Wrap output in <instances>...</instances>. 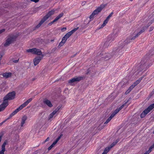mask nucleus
<instances>
[{"label": "nucleus", "instance_id": "obj_28", "mask_svg": "<svg viewBox=\"0 0 154 154\" xmlns=\"http://www.w3.org/2000/svg\"><path fill=\"white\" fill-rule=\"evenodd\" d=\"M72 33H71L70 32H68L65 35V37L66 38H68L70 36L72 35Z\"/></svg>", "mask_w": 154, "mask_h": 154}, {"label": "nucleus", "instance_id": "obj_14", "mask_svg": "<svg viewBox=\"0 0 154 154\" xmlns=\"http://www.w3.org/2000/svg\"><path fill=\"white\" fill-rule=\"evenodd\" d=\"M27 119V116L26 115L23 116L21 119V122L20 126L21 127H22L23 126L24 124L25 123Z\"/></svg>", "mask_w": 154, "mask_h": 154}, {"label": "nucleus", "instance_id": "obj_62", "mask_svg": "<svg viewBox=\"0 0 154 154\" xmlns=\"http://www.w3.org/2000/svg\"><path fill=\"white\" fill-rule=\"evenodd\" d=\"M2 56H3V54H0V61H1V60H2Z\"/></svg>", "mask_w": 154, "mask_h": 154}, {"label": "nucleus", "instance_id": "obj_21", "mask_svg": "<svg viewBox=\"0 0 154 154\" xmlns=\"http://www.w3.org/2000/svg\"><path fill=\"white\" fill-rule=\"evenodd\" d=\"M7 11L6 10H5V9H0V16L1 15L5 13H7Z\"/></svg>", "mask_w": 154, "mask_h": 154}, {"label": "nucleus", "instance_id": "obj_34", "mask_svg": "<svg viewBox=\"0 0 154 154\" xmlns=\"http://www.w3.org/2000/svg\"><path fill=\"white\" fill-rule=\"evenodd\" d=\"M108 23L107 21H106V20H104L103 21V24L101 25V27L100 28V29L103 28L104 26H105L106 23Z\"/></svg>", "mask_w": 154, "mask_h": 154}, {"label": "nucleus", "instance_id": "obj_18", "mask_svg": "<svg viewBox=\"0 0 154 154\" xmlns=\"http://www.w3.org/2000/svg\"><path fill=\"white\" fill-rule=\"evenodd\" d=\"M35 49H36V50H35V51H34V54H37L38 55H43L42 54V52L41 50H40L39 49H37L36 48H35Z\"/></svg>", "mask_w": 154, "mask_h": 154}, {"label": "nucleus", "instance_id": "obj_2", "mask_svg": "<svg viewBox=\"0 0 154 154\" xmlns=\"http://www.w3.org/2000/svg\"><path fill=\"white\" fill-rule=\"evenodd\" d=\"M8 37V38L6 41V42L4 44V46L5 47L9 46L10 44L15 41L17 38L16 35H10Z\"/></svg>", "mask_w": 154, "mask_h": 154}, {"label": "nucleus", "instance_id": "obj_64", "mask_svg": "<svg viewBox=\"0 0 154 154\" xmlns=\"http://www.w3.org/2000/svg\"><path fill=\"white\" fill-rule=\"evenodd\" d=\"M149 26L147 24L146 26H144V27H145L146 28V29Z\"/></svg>", "mask_w": 154, "mask_h": 154}, {"label": "nucleus", "instance_id": "obj_41", "mask_svg": "<svg viewBox=\"0 0 154 154\" xmlns=\"http://www.w3.org/2000/svg\"><path fill=\"white\" fill-rule=\"evenodd\" d=\"M5 151V149L2 148V150L0 151V154H4V152Z\"/></svg>", "mask_w": 154, "mask_h": 154}, {"label": "nucleus", "instance_id": "obj_33", "mask_svg": "<svg viewBox=\"0 0 154 154\" xmlns=\"http://www.w3.org/2000/svg\"><path fill=\"white\" fill-rule=\"evenodd\" d=\"M112 119L111 117H109L106 120V122L104 123V126L106 125Z\"/></svg>", "mask_w": 154, "mask_h": 154}, {"label": "nucleus", "instance_id": "obj_32", "mask_svg": "<svg viewBox=\"0 0 154 154\" xmlns=\"http://www.w3.org/2000/svg\"><path fill=\"white\" fill-rule=\"evenodd\" d=\"M65 43L64 42L62 41L61 42L59 43L57 47V48H60L61 46H63Z\"/></svg>", "mask_w": 154, "mask_h": 154}, {"label": "nucleus", "instance_id": "obj_12", "mask_svg": "<svg viewBox=\"0 0 154 154\" xmlns=\"http://www.w3.org/2000/svg\"><path fill=\"white\" fill-rule=\"evenodd\" d=\"M8 105V103H7V102H5L3 100V102L0 105V112L4 110Z\"/></svg>", "mask_w": 154, "mask_h": 154}, {"label": "nucleus", "instance_id": "obj_55", "mask_svg": "<svg viewBox=\"0 0 154 154\" xmlns=\"http://www.w3.org/2000/svg\"><path fill=\"white\" fill-rule=\"evenodd\" d=\"M86 3V2L85 1H83L81 5H82V6H84L85 5Z\"/></svg>", "mask_w": 154, "mask_h": 154}, {"label": "nucleus", "instance_id": "obj_52", "mask_svg": "<svg viewBox=\"0 0 154 154\" xmlns=\"http://www.w3.org/2000/svg\"><path fill=\"white\" fill-rule=\"evenodd\" d=\"M58 111L55 109L54 110L52 113L54 115Z\"/></svg>", "mask_w": 154, "mask_h": 154}, {"label": "nucleus", "instance_id": "obj_45", "mask_svg": "<svg viewBox=\"0 0 154 154\" xmlns=\"http://www.w3.org/2000/svg\"><path fill=\"white\" fill-rule=\"evenodd\" d=\"M8 119V118L7 119H6L3 122H2L1 123H0V127L3 124L5 123V122H6L7 120L8 119Z\"/></svg>", "mask_w": 154, "mask_h": 154}, {"label": "nucleus", "instance_id": "obj_42", "mask_svg": "<svg viewBox=\"0 0 154 154\" xmlns=\"http://www.w3.org/2000/svg\"><path fill=\"white\" fill-rule=\"evenodd\" d=\"M151 110L152 109L154 108V103L150 105L149 106H148Z\"/></svg>", "mask_w": 154, "mask_h": 154}, {"label": "nucleus", "instance_id": "obj_6", "mask_svg": "<svg viewBox=\"0 0 154 154\" xmlns=\"http://www.w3.org/2000/svg\"><path fill=\"white\" fill-rule=\"evenodd\" d=\"M119 141V139H117L111 143L110 145L106 147L104 149L103 152L102 154H107L111 149Z\"/></svg>", "mask_w": 154, "mask_h": 154}, {"label": "nucleus", "instance_id": "obj_16", "mask_svg": "<svg viewBox=\"0 0 154 154\" xmlns=\"http://www.w3.org/2000/svg\"><path fill=\"white\" fill-rule=\"evenodd\" d=\"M20 111V110L18 108L10 115L9 116L8 118V119H10Z\"/></svg>", "mask_w": 154, "mask_h": 154}, {"label": "nucleus", "instance_id": "obj_20", "mask_svg": "<svg viewBox=\"0 0 154 154\" xmlns=\"http://www.w3.org/2000/svg\"><path fill=\"white\" fill-rule=\"evenodd\" d=\"M131 38H127L123 42V43L122 44H123L125 45L127 44L128 43H129L131 42Z\"/></svg>", "mask_w": 154, "mask_h": 154}, {"label": "nucleus", "instance_id": "obj_60", "mask_svg": "<svg viewBox=\"0 0 154 154\" xmlns=\"http://www.w3.org/2000/svg\"><path fill=\"white\" fill-rule=\"evenodd\" d=\"M54 23L52 22H52H51V23H49L48 24V25L49 26H51Z\"/></svg>", "mask_w": 154, "mask_h": 154}, {"label": "nucleus", "instance_id": "obj_59", "mask_svg": "<svg viewBox=\"0 0 154 154\" xmlns=\"http://www.w3.org/2000/svg\"><path fill=\"white\" fill-rule=\"evenodd\" d=\"M19 60V59H18V60H14L13 61V62L14 63H16L18 62Z\"/></svg>", "mask_w": 154, "mask_h": 154}, {"label": "nucleus", "instance_id": "obj_25", "mask_svg": "<svg viewBox=\"0 0 154 154\" xmlns=\"http://www.w3.org/2000/svg\"><path fill=\"white\" fill-rule=\"evenodd\" d=\"M35 50H36V49H35V48L28 49L26 50V51L27 52L32 53H33V54L34 51H35Z\"/></svg>", "mask_w": 154, "mask_h": 154}, {"label": "nucleus", "instance_id": "obj_63", "mask_svg": "<svg viewBox=\"0 0 154 154\" xmlns=\"http://www.w3.org/2000/svg\"><path fill=\"white\" fill-rule=\"evenodd\" d=\"M32 100V98H29V99L28 100H28V101H29V102L30 103L31 101Z\"/></svg>", "mask_w": 154, "mask_h": 154}, {"label": "nucleus", "instance_id": "obj_5", "mask_svg": "<svg viewBox=\"0 0 154 154\" xmlns=\"http://www.w3.org/2000/svg\"><path fill=\"white\" fill-rule=\"evenodd\" d=\"M106 6V4H102L98 7L90 15L89 18L90 19H93L95 15L98 14Z\"/></svg>", "mask_w": 154, "mask_h": 154}, {"label": "nucleus", "instance_id": "obj_36", "mask_svg": "<svg viewBox=\"0 0 154 154\" xmlns=\"http://www.w3.org/2000/svg\"><path fill=\"white\" fill-rule=\"evenodd\" d=\"M63 135V134H61L56 139L55 141L57 143V142L61 138Z\"/></svg>", "mask_w": 154, "mask_h": 154}, {"label": "nucleus", "instance_id": "obj_19", "mask_svg": "<svg viewBox=\"0 0 154 154\" xmlns=\"http://www.w3.org/2000/svg\"><path fill=\"white\" fill-rule=\"evenodd\" d=\"M45 21L43 18L40 21L39 23L35 26V29L39 28L41 26Z\"/></svg>", "mask_w": 154, "mask_h": 154}, {"label": "nucleus", "instance_id": "obj_49", "mask_svg": "<svg viewBox=\"0 0 154 154\" xmlns=\"http://www.w3.org/2000/svg\"><path fill=\"white\" fill-rule=\"evenodd\" d=\"M54 116V115L53 114H52V113H51L49 116V117L48 118V120H49L50 119L52 118Z\"/></svg>", "mask_w": 154, "mask_h": 154}, {"label": "nucleus", "instance_id": "obj_50", "mask_svg": "<svg viewBox=\"0 0 154 154\" xmlns=\"http://www.w3.org/2000/svg\"><path fill=\"white\" fill-rule=\"evenodd\" d=\"M50 140V138L48 137L47 139L43 142V143H45L46 142Z\"/></svg>", "mask_w": 154, "mask_h": 154}, {"label": "nucleus", "instance_id": "obj_46", "mask_svg": "<svg viewBox=\"0 0 154 154\" xmlns=\"http://www.w3.org/2000/svg\"><path fill=\"white\" fill-rule=\"evenodd\" d=\"M139 35H137V34L135 36H134L133 37L131 38V40H134V39L136 38Z\"/></svg>", "mask_w": 154, "mask_h": 154}, {"label": "nucleus", "instance_id": "obj_48", "mask_svg": "<svg viewBox=\"0 0 154 154\" xmlns=\"http://www.w3.org/2000/svg\"><path fill=\"white\" fill-rule=\"evenodd\" d=\"M136 85H134V84L133 83V84L130 87V88H131L132 90L133 89V88L136 86Z\"/></svg>", "mask_w": 154, "mask_h": 154}, {"label": "nucleus", "instance_id": "obj_31", "mask_svg": "<svg viewBox=\"0 0 154 154\" xmlns=\"http://www.w3.org/2000/svg\"><path fill=\"white\" fill-rule=\"evenodd\" d=\"M26 106V104H25V103H24L22 105H20L18 108L20 110H21L23 108L25 107Z\"/></svg>", "mask_w": 154, "mask_h": 154}, {"label": "nucleus", "instance_id": "obj_30", "mask_svg": "<svg viewBox=\"0 0 154 154\" xmlns=\"http://www.w3.org/2000/svg\"><path fill=\"white\" fill-rule=\"evenodd\" d=\"M113 12H112L109 15L106 17V19L105 20H106V21L108 22V20L109 18L112 16V14H113Z\"/></svg>", "mask_w": 154, "mask_h": 154}, {"label": "nucleus", "instance_id": "obj_29", "mask_svg": "<svg viewBox=\"0 0 154 154\" xmlns=\"http://www.w3.org/2000/svg\"><path fill=\"white\" fill-rule=\"evenodd\" d=\"M56 143H57L54 141L52 144L48 148V150H51Z\"/></svg>", "mask_w": 154, "mask_h": 154}, {"label": "nucleus", "instance_id": "obj_43", "mask_svg": "<svg viewBox=\"0 0 154 154\" xmlns=\"http://www.w3.org/2000/svg\"><path fill=\"white\" fill-rule=\"evenodd\" d=\"M146 115L144 113H143V112L141 113L140 115V117L141 118H144Z\"/></svg>", "mask_w": 154, "mask_h": 154}, {"label": "nucleus", "instance_id": "obj_8", "mask_svg": "<svg viewBox=\"0 0 154 154\" xmlns=\"http://www.w3.org/2000/svg\"><path fill=\"white\" fill-rule=\"evenodd\" d=\"M120 45H121L119 46L117 48H116L112 51V53H114V54H115L116 55L118 53H120L122 52V49L125 46V45L123 44H122V43Z\"/></svg>", "mask_w": 154, "mask_h": 154}, {"label": "nucleus", "instance_id": "obj_26", "mask_svg": "<svg viewBox=\"0 0 154 154\" xmlns=\"http://www.w3.org/2000/svg\"><path fill=\"white\" fill-rule=\"evenodd\" d=\"M151 110L148 107L147 108L145 109L143 112V113H144L146 115Z\"/></svg>", "mask_w": 154, "mask_h": 154}, {"label": "nucleus", "instance_id": "obj_15", "mask_svg": "<svg viewBox=\"0 0 154 154\" xmlns=\"http://www.w3.org/2000/svg\"><path fill=\"white\" fill-rule=\"evenodd\" d=\"M115 37V35L114 34H112L109 35L106 40L109 42L110 41H113Z\"/></svg>", "mask_w": 154, "mask_h": 154}, {"label": "nucleus", "instance_id": "obj_9", "mask_svg": "<svg viewBox=\"0 0 154 154\" xmlns=\"http://www.w3.org/2000/svg\"><path fill=\"white\" fill-rule=\"evenodd\" d=\"M43 57V55H42L41 56H37L33 60L34 66L37 65L40 62Z\"/></svg>", "mask_w": 154, "mask_h": 154}, {"label": "nucleus", "instance_id": "obj_1", "mask_svg": "<svg viewBox=\"0 0 154 154\" xmlns=\"http://www.w3.org/2000/svg\"><path fill=\"white\" fill-rule=\"evenodd\" d=\"M154 52L149 51L142 59L140 63L138 65L137 70L139 72L144 71L152 65L153 62L152 56Z\"/></svg>", "mask_w": 154, "mask_h": 154}, {"label": "nucleus", "instance_id": "obj_56", "mask_svg": "<svg viewBox=\"0 0 154 154\" xmlns=\"http://www.w3.org/2000/svg\"><path fill=\"white\" fill-rule=\"evenodd\" d=\"M153 148L151 146H150L149 148V149H148V150H149V151L150 152H151L152 151V149H153Z\"/></svg>", "mask_w": 154, "mask_h": 154}, {"label": "nucleus", "instance_id": "obj_40", "mask_svg": "<svg viewBox=\"0 0 154 154\" xmlns=\"http://www.w3.org/2000/svg\"><path fill=\"white\" fill-rule=\"evenodd\" d=\"M143 78V77H141L139 78L136 81V82H137V84H138L142 80Z\"/></svg>", "mask_w": 154, "mask_h": 154}, {"label": "nucleus", "instance_id": "obj_23", "mask_svg": "<svg viewBox=\"0 0 154 154\" xmlns=\"http://www.w3.org/2000/svg\"><path fill=\"white\" fill-rule=\"evenodd\" d=\"M14 141L15 143H16L19 140V137L18 135H15V136L14 137Z\"/></svg>", "mask_w": 154, "mask_h": 154}, {"label": "nucleus", "instance_id": "obj_39", "mask_svg": "<svg viewBox=\"0 0 154 154\" xmlns=\"http://www.w3.org/2000/svg\"><path fill=\"white\" fill-rule=\"evenodd\" d=\"M57 48L56 47H55L53 48L51 50V53H54L57 50Z\"/></svg>", "mask_w": 154, "mask_h": 154}, {"label": "nucleus", "instance_id": "obj_47", "mask_svg": "<svg viewBox=\"0 0 154 154\" xmlns=\"http://www.w3.org/2000/svg\"><path fill=\"white\" fill-rule=\"evenodd\" d=\"M61 106H62L61 105H59L57 107V108L56 109L57 111H58L59 109L61 108Z\"/></svg>", "mask_w": 154, "mask_h": 154}, {"label": "nucleus", "instance_id": "obj_27", "mask_svg": "<svg viewBox=\"0 0 154 154\" xmlns=\"http://www.w3.org/2000/svg\"><path fill=\"white\" fill-rule=\"evenodd\" d=\"M8 143V141L7 140H5L2 146V148L5 149V146L6 144H7Z\"/></svg>", "mask_w": 154, "mask_h": 154}, {"label": "nucleus", "instance_id": "obj_53", "mask_svg": "<svg viewBox=\"0 0 154 154\" xmlns=\"http://www.w3.org/2000/svg\"><path fill=\"white\" fill-rule=\"evenodd\" d=\"M39 0H30L29 1H31L35 2V3L38 2Z\"/></svg>", "mask_w": 154, "mask_h": 154}, {"label": "nucleus", "instance_id": "obj_54", "mask_svg": "<svg viewBox=\"0 0 154 154\" xmlns=\"http://www.w3.org/2000/svg\"><path fill=\"white\" fill-rule=\"evenodd\" d=\"M5 31V29H2L0 30V34L2 33V32H4Z\"/></svg>", "mask_w": 154, "mask_h": 154}, {"label": "nucleus", "instance_id": "obj_44", "mask_svg": "<svg viewBox=\"0 0 154 154\" xmlns=\"http://www.w3.org/2000/svg\"><path fill=\"white\" fill-rule=\"evenodd\" d=\"M67 38H66L65 36L63 37L62 39V41L64 42L65 43L66 42V41L67 40Z\"/></svg>", "mask_w": 154, "mask_h": 154}, {"label": "nucleus", "instance_id": "obj_58", "mask_svg": "<svg viewBox=\"0 0 154 154\" xmlns=\"http://www.w3.org/2000/svg\"><path fill=\"white\" fill-rule=\"evenodd\" d=\"M154 29V27H151L150 28H149V32H151V31H152L153 30V29Z\"/></svg>", "mask_w": 154, "mask_h": 154}, {"label": "nucleus", "instance_id": "obj_4", "mask_svg": "<svg viewBox=\"0 0 154 154\" xmlns=\"http://www.w3.org/2000/svg\"><path fill=\"white\" fill-rule=\"evenodd\" d=\"M15 95L16 93L14 91L10 92L4 97L3 100L8 103V100L14 99L15 98Z\"/></svg>", "mask_w": 154, "mask_h": 154}, {"label": "nucleus", "instance_id": "obj_13", "mask_svg": "<svg viewBox=\"0 0 154 154\" xmlns=\"http://www.w3.org/2000/svg\"><path fill=\"white\" fill-rule=\"evenodd\" d=\"M43 103L48 105L49 107H52L53 106L51 102L49 100H48L47 99H45L43 101Z\"/></svg>", "mask_w": 154, "mask_h": 154}, {"label": "nucleus", "instance_id": "obj_38", "mask_svg": "<svg viewBox=\"0 0 154 154\" xmlns=\"http://www.w3.org/2000/svg\"><path fill=\"white\" fill-rule=\"evenodd\" d=\"M63 12L59 14L57 17L59 19L63 15Z\"/></svg>", "mask_w": 154, "mask_h": 154}, {"label": "nucleus", "instance_id": "obj_35", "mask_svg": "<svg viewBox=\"0 0 154 154\" xmlns=\"http://www.w3.org/2000/svg\"><path fill=\"white\" fill-rule=\"evenodd\" d=\"M79 28V27H77V28H75L74 29H73L72 30L70 31L71 33H72V34H73L74 32H75L76 30H77Z\"/></svg>", "mask_w": 154, "mask_h": 154}, {"label": "nucleus", "instance_id": "obj_7", "mask_svg": "<svg viewBox=\"0 0 154 154\" xmlns=\"http://www.w3.org/2000/svg\"><path fill=\"white\" fill-rule=\"evenodd\" d=\"M84 76H78L76 78H73L68 81L69 83H73L75 82H79L85 78Z\"/></svg>", "mask_w": 154, "mask_h": 154}, {"label": "nucleus", "instance_id": "obj_24", "mask_svg": "<svg viewBox=\"0 0 154 154\" xmlns=\"http://www.w3.org/2000/svg\"><path fill=\"white\" fill-rule=\"evenodd\" d=\"M146 29V28L143 27L140 31L137 33V35H140L141 33L143 32Z\"/></svg>", "mask_w": 154, "mask_h": 154}, {"label": "nucleus", "instance_id": "obj_10", "mask_svg": "<svg viewBox=\"0 0 154 154\" xmlns=\"http://www.w3.org/2000/svg\"><path fill=\"white\" fill-rule=\"evenodd\" d=\"M55 11L54 10H52L49 11L48 13L43 17V18L46 20L50 16L53 15Z\"/></svg>", "mask_w": 154, "mask_h": 154}, {"label": "nucleus", "instance_id": "obj_61", "mask_svg": "<svg viewBox=\"0 0 154 154\" xmlns=\"http://www.w3.org/2000/svg\"><path fill=\"white\" fill-rule=\"evenodd\" d=\"M25 103V104H26V105H27L28 103H29V101H28V100L26 101L25 102H24Z\"/></svg>", "mask_w": 154, "mask_h": 154}, {"label": "nucleus", "instance_id": "obj_17", "mask_svg": "<svg viewBox=\"0 0 154 154\" xmlns=\"http://www.w3.org/2000/svg\"><path fill=\"white\" fill-rule=\"evenodd\" d=\"M12 73L10 72H6L3 73L2 74V75L3 77L5 78H8L11 76Z\"/></svg>", "mask_w": 154, "mask_h": 154}, {"label": "nucleus", "instance_id": "obj_3", "mask_svg": "<svg viewBox=\"0 0 154 154\" xmlns=\"http://www.w3.org/2000/svg\"><path fill=\"white\" fill-rule=\"evenodd\" d=\"M131 99V98L130 97L128 100H125L124 102L125 103L119 107L118 108L116 109L111 114L109 117H111V118L112 119V118H113L115 116L117 113H118L124 107V106H125V105Z\"/></svg>", "mask_w": 154, "mask_h": 154}, {"label": "nucleus", "instance_id": "obj_11", "mask_svg": "<svg viewBox=\"0 0 154 154\" xmlns=\"http://www.w3.org/2000/svg\"><path fill=\"white\" fill-rule=\"evenodd\" d=\"M114 53H112V52L110 54V53H108L106 54V56L104 57H102V59L103 60L104 59L105 60H109V59L111 58L112 57L114 56Z\"/></svg>", "mask_w": 154, "mask_h": 154}, {"label": "nucleus", "instance_id": "obj_51", "mask_svg": "<svg viewBox=\"0 0 154 154\" xmlns=\"http://www.w3.org/2000/svg\"><path fill=\"white\" fill-rule=\"evenodd\" d=\"M58 20L59 19L58 18L56 17L52 21V22L54 23L55 22H57Z\"/></svg>", "mask_w": 154, "mask_h": 154}, {"label": "nucleus", "instance_id": "obj_22", "mask_svg": "<svg viewBox=\"0 0 154 154\" xmlns=\"http://www.w3.org/2000/svg\"><path fill=\"white\" fill-rule=\"evenodd\" d=\"M109 44L110 42L106 40L104 44L103 47L105 48H108L109 45Z\"/></svg>", "mask_w": 154, "mask_h": 154}, {"label": "nucleus", "instance_id": "obj_37", "mask_svg": "<svg viewBox=\"0 0 154 154\" xmlns=\"http://www.w3.org/2000/svg\"><path fill=\"white\" fill-rule=\"evenodd\" d=\"M132 90L131 88H130L129 87L128 89L125 92V94L126 95L128 94H129L130 92Z\"/></svg>", "mask_w": 154, "mask_h": 154}, {"label": "nucleus", "instance_id": "obj_57", "mask_svg": "<svg viewBox=\"0 0 154 154\" xmlns=\"http://www.w3.org/2000/svg\"><path fill=\"white\" fill-rule=\"evenodd\" d=\"M151 152L149 151V150H148L147 151H146L145 153H144L145 154H149V153H150Z\"/></svg>", "mask_w": 154, "mask_h": 154}]
</instances>
